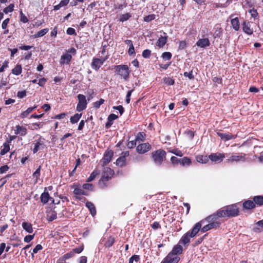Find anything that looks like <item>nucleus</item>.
Instances as JSON below:
<instances>
[{"instance_id":"1","label":"nucleus","mask_w":263,"mask_h":263,"mask_svg":"<svg viewBox=\"0 0 263 263\" xmlns=\"http://www.w3.org/2000/svg\"><path fill=\"white\" fill-rule=\"evenodd\" d=\"M198 223L201 225L200 230L202 233L206 232L211 229H216L221 225L219 217L216 213L208 216Z\"/></svg>"},{"instance_id":"2","label":"nucleus","mask_w":263,"mask_h":263,"mask_svg":"<svg viewBox=\"0 0 263 263\" xmlns=\"http://www.w3.org/2000/svg\"><path fill=\"white\" fill-rule=\"evenodd\" d=\"M215 213L219 218L234 217L239 215V209L237 204H233L224 206Z\"/></svg>"},{"instance_id":"3","label":"nucleus","mask_w":263,"mask_h":263,"mask_svg":"<svg viewBox=\"0 0 263 263\" xmlns=\"http://www.w3.org/2000/svg\"><path fill=\"white\" fill-rule=\"evenodd\" d=\"M201 229V225L199 223H196L190 231L184 234L180 239L179 243L185 245L189 243L191 238L194 237L199 232Z\"/></svg>"},{"instance_id":"4","label":"nucleus","mask_w":263,"mask_h":263,"mask_svg":"<svg viewBox=\"0 0 263 263\" xmlns=\"http://www.w3.org/2000/svg\"><path fill=\"white\" fill-rule=\"evenodd\" d=\"M114 171L109 167H106L104 169L102 176L99 181V185L100 188L104 189L107 186L108 182L113 176Z\"/></svg>"},{"instance_id":"5","label":"nucleus","mask_w":263,"mask_h":263,"mask_svg":"<svg viewBox=\"0 0 263 263\" xmlns=\"http://www.w3.org/2000/svg\"><path fill=\"white\" fill-rule=\"evenodd\" d=\"M115 72L120 76L121 79L127 80L129 78L130 70L127 65H118L113 66Z\"/></svg>"},{"instance_id":"6","label":"nucleus","mask_w":263,"mask_h":263,"mask_svg":"<svg viewBox=\"0 0 263 263\" xmlns=\"http://www.w3.org/2000/svg\"><path fill=\"white\" fill-rule=\"evenodd\" d=\"M166 153L162 149H159L151 153V157L154 163L158 166H160L165 159Z\"/></svg>"},{"instance_id":"7","label":"nucleus","mask_w":263,"mask_h":263,"mask_svg":"<svg viewBox=\"0 0 263 263\" xmlns=\"http://www.w3.org/2000/svg\"><path fill=\"white\" fill-rule=\"evenodd\" d=\"M71 188L73 189V193L75 195V198L80 201H83V199H85L84 197H81L80 196L84 195L88 196L89 193L88 192L84 191L82 185L77 183H74L71 186Z\"/></svg>"},{"instance_id":"8","label":"nucleus","mask_w":263,"mask_h":263,"mask_svg":"<svg viewBox=\"0 0 263 263\" xmlns=\"http://www.w3.org/2000/svg\"><path fill=\"white\" fill-rule=\"evenodd\" d=\"M77 97L79 101L77 105L76 110L80 112L86 109L87 103L86 97L84 95L79 94Z\"/></svg>"},{"instance_id":"9","label":"nucleus","mask_w":263,"mask_h":263,"mask_svg":"<svg viewBox=\"0 0 263 263\" xmlns=\"http://www.w3.org/2000/svg\"><path fill=\"white\" fill-rule=\"evenodd\" d=\"M108 58V55L103 58L102 59H99L98 58H93L92 60L91 66L92 69L96 71H98L101 66L103 64L104 62L106 61Z\"/></svg>"},{"instance_id":"10","label":"nucleus","mask_w":263,"mask_h":263,"mask_svg":"<svg viewBox=\"0 0 263 263\" xmlns=\"http://www.w3.org/2000/svg\"><path fill=\"white\" fill-rule=\"evenodd\" d=\"M152 148L151 145L148 143H144L139 144L136 148V151L139 154H144L148 152Z\"/></svg>"},{"instance_id":"11","label":"nucleus","mask_w":263,"mask_h":263,"mask_svg":"<svg viewBox=\"0 0 263 263\" xmlns=\"http://www.w3.org/2000/svg\"><path fill=\"white\" fill-rule=\"evenodd\" d=\"M40 198L41 202L44 204H46L50 200H51L53 203H55L54 199L50 196L49 193L47 191L46 187L44 189V191L41 194Z\"/></svg>"},{"instance_id":"12","label":"nucleus","mask_w":263,"mask_h":263,"mask_svg":"<svg viewBox=\"0 0 263 263\" xmlns=\"http://www.w3.org/2000/svg\"><path fill=\"white\" fill-rule=\"evenodd\" d=\"M180 259V258L179 256H173L168 254L161 263H178Z\"/></svg>"},{"instance_id":"13","label":"nucleus","mask_w":263,"mask_h":263,"mask_svg":"<svg viewBox=\"0 0 263 263\" xmlns=\"http://www.w3.org/2000/svg\"><path fill=\"white\" fill-rule=\"evenodd\" d=\"M224 157V154L221 153H212L209 156V159L215 162L222 161Z\"/></svg>"},{"instance_id":"14","label":"nucleus","mask_w":263,"mask_h":263,"mask_svg":"<svg viewBox=\"0 0 263 263\" xmlns=\"http://www.w3.org/2000/svg\"><path fill=\"white\" fill-rule=\"evenodd\" d=\"M114 156L112 150H107L105 152L103 158V165H107L111 160Z\"/></svg>"},{"instance_id":"15","label":"nucleus","mask_w":263,"mask_h":263,"mask_svg":"<svg viewBox=\"0 0 263 263\" xmlns=\"http://www.w3.org/2000/svg\"><path fill=\"white\" fill-rule=\"evenodd\" d=\"M246 155L241 154L240 155H232L227 159V162L228 163L234 162H238L240 161H245Z\"/></svg>"},{"instance_id":"16","label":"nucleus","mask_w":263,"mask_h":263,"mask_svg":"<svg viewBox=\"0 0 263 263\" xmlns=\"http://www.w3.org/2000/svg\"><path fill=\"white\" fill-rule=\"evenodd\" d=\"M242 28L243 31L248 35H252L253 33V29L251 28L250 22L244 21L242 24Z\"/></svg>"},{"instance_id":"17","label":"nucleus","mask_w":263,"mask_h":263,"mask_svg":"<svg viewBox=\"0 0 263 263\" xmlns=\"http://www.w3.org/2000/svg\"><path fill=\"white\" fill-rule=\"evenodd\" d=\"M168 36L166 33L163 32V35H161L157 40L156 45L159 48H162L166 43Z\"/></svg>"},{"instance_id":"18","label":"nucleus","mask_w":263,"mask_h":263,"mask_svg":"<svg viewBox=\"0 0 263 263\" xmlns=\"http://www.w3.org/2000/svg\"><path fill=\"white\" fill-rule=\"evenodd\" d=\"M217 135L220 137L221 140H223L224 141H228L231 139H234L237 137V135H233L230 133H222L220 132H217Z\"/></svg>"},{"instance_id":"19","label":"nucleus","mask_w":263,"mask_h":263,"mask_svg":"<svg viewBox=\"0 0 263 263\" xmlns=\"http://www.w3.org/2000/svg\"><path fill=\"white\" fill-rule=\"evenodd\" d=\"M196 45L202 48H205L210 45V42L208 38L200 39L196 43Z\"/></svg>"},{"instance_id":"20","label":"nucleus","mask_w":263,"mask_h":263,"mask_svg":"<svg viewBox=\"0 0 263 263\" xmlns=\"http://www.w3.org/2000/svg\"><path fill=\"white\" fill-rule=\"evenodd\" d=\"M183 251V248L180 245H177L175 246L172 251L168 253L169 254L173 256H178L182 254Z\"/></svg>"},{"instance_id":"21","label":"nucleus","mask_w":263,"mask_h":263,"mask_svg":"<svg viewBox=\"0 0 263 263\" xmlns=\"http://www.w3.org/2000/svg\"><path fill=\"white\" fill-rule=\"evenodd\" d=\"M175 213L173 211H168L164 215V221L166 223H171L175 220L174 217Z\"/></svg>"},{"instance_id":"22","label":"nucleus","mask_w":263,"mask_h":263,"mask_svg":"<svg viewBox=\"0 0 263 263\" xmlns=\"http://www.w3.org/2000/svg\"><path fill=\"white\" fill-rule=\"evenodd\" d=\"M14 133L15 135H20L21 136H25L27 133V128L23 126L17 125L15 126Z\"/></svg>"},{"instance_id":"23","label":"nucleus","mask_w":263,"mask_h":263,"mask_svg":"<svg viewBox=\"0 0 263 263\" xmlns=\"http://www.w3.org/2000/svg\"><path fill=\"white\" fill-rule=\"evenodd\" d=\"M35 142L34 148L32 149L33 154L37 153L41 147L44 145V143L42 140V137L41 136L38 139L35 140Z\"/></svg>"},{"instance_id":"24","label":"nucleus","mask_w":263,"mask_h":263,"mask_svg":"<svg viewBox=\"0 0 263 263\" xmlns=\"http://www.w3.org/2000/svg\"><path fill=\"white\" fill-rule=\"evenodd\" d=\"M242 208L243 210H251L255 208L253 199L245 200L242 203Z\"/></svg>"},{"instance_id":"25","label":"nucleus","mask_w":263,"mask_h":263,"mask_svg":"<svg viewBox=\"0 0 263 263\" xmlns=\"http://www.w3.org/2000/svg\"><path fill=\"white\" fill-rule=\"evenodd\" d=\"M118 116L114 114H110L107 118V121L105 124V128L108 129L113 124V121L118 119Z\"/></svg>"},{"instance_id":"26","label":"nucleus","mask_w":263,"mask_h":263,"mask_svg":"<svg viewBox=\"0 0 263 263\" xmlns=\"http://www.w3.org/2000/svg\"><path fill=\"white\" fill-rule=\"evenodd\" d=\"M179 164L183 167H187L192 164V161L188 157L180 158Z\"/></svg>"},{"instance_id":"27","label":"nucleus","mask_w":263,"mask_h":263,"mask_svg":"<svg viewBox=\"0 0 263 263\" xmlns=\"http://www.w3.org/2000/svg\"><path fill=\"white\" fill-rule=\"evenodd\" d=\"M255 206H261L263 205V196L257 195L252 198Z\"/></svg>"},{"instance_id":"28","label":"nucleus","mask_w":263,"mask_h":263,"mask_svg":"<svg viewBox=\"0 0 263 263\" xmlns=\"http://www.w3.org/2000/svg\"><path fill=\"white\" fill-rule=\"evenodd\" d=\"M72 56L68 53L63 54L60 59V63L61 65H63L64 63L69 64L71 61Z\"/></svg>"},{"instance_id":"29","label":"nucleus","mask_w":263,"mask_h":263,"mask_svg":"<svg viewBox=\"0 0 263 263\" xmlns=\"http://www.w3.org/2000/svg\"><path fill=\"white\" fill-rule=\"evenodd\" d=\"M139 135H141L142 136V133L139 132L137 136L136 137V138L134 140H132L129 141L127 144V146L129 148H133L136 146L137 144V141H138L140 139Z\"/></svg>"},{"instance_id":"30","label":"nucleus","mask_w":263,"mask_h":263,"mask_svg":"<svg viewBox=\"0 0 263 263\" xmlns=\"http://www.w3.org/2000/svg\"><path fill=\"white\" fill-rule=\"evenodd\" d=\"M116 241L115 238L113 236L108 237L105 242L104 244V246L106 248H109L111 246L114 245Z\"/></svg>"},{"instance_id":"31","label":"nucleus","mask_w":263,"mask_h":263,"mask_svg":"<svg viewBox=\"0 0 263 263\" xmlns=\"http://www.w3.org/2000/svg\"><path fill=\"white\" fill-rule=\"evenodd\" d=\"M37 107L36 105H34L33 107H30L28 108L25 111H23L20 117L22 119L26 118L28 117L29 114L31 113L34 109H35Z\"/></svg>"},{"instance_id":"32","label":"nucleus","mask_w":263,"mask_h":263,"mask_svg":"<svg viewBox=\"0 0 263 263\" xmlns=\"http://www.w3.org/2000/svg\"><path fill=\"white\" fill-rule=\"evenodd\" d=\"M86 206L89 209L91 214L94 216L96 214V210L95 205L90 201H87Z\"/></svg>"},{"instance_id":"33","label":"nucleus","mask_w":263,"mask_h":263,"mask_svg":"<svg viewBox=\"0 0 263 263\" xmlns=\"http://www.w3.org/2000/svg\"><path fill=\"white\" fill-rule=\"evenodd\" d=\"M231 23L233 28L235 31H238L239 30L240 24L238 17H235L234 18L232 19L231 21Z\"/></svg>"},{"instance_id":"34","label":"nucleus","mask_w":263,"mask_h":263,"mask_svg":"<svg viewBox=\"0 0 263 263\" xmlns=\"http://www.w3.org/2000/svg\"><path fill=\"white\" fill-rule=\"evenodd\" d=\"M22 227L24 230L29 233H32L33 232L32 226L30 223L27 222H23L22 223Z\"/></svg>"},{"instance_id":"35","label":"nucleus","mask_w":263,"mask_h":263,"mask_svg":"<svg viewBox=\"0 0 263 263\" xmlns=\"http://www.w3.org/2000/svg\"><path fill=\"white\" fill-rule=\"evenodd\" d=\"M256 227L253 228L255 232L258 233L263 231V219L256 223Z\"/></svg>"},{"instance_id":"36","label":"nucleus","mask_w":263,"mask_h":263,"mask_svg":"<svg viewBox=\"0 0 263 263\" xmlns=\"http://www.w3.org/2000/svg\"><path fill=\"white\" fill-rule=\"evenodd\" d=\"M196 159L198 162L201 163H206L209 160V156L203 155L197 156Z\"/></svg>"},{"instance_id":"37","label":"nucleus","mask_w":263,"mask_h":263,"mask_svg":"<svg viewBox=\"0 0 263 263\" xmlns=\"http://www.w3.org/2000/svg\"><path fill=\"white\" fill-rule=\"evenodd\" d=\"M69 2V0H62L59 4L54 6L53 10H59L61 7L66 6L68 4Z\"/></svg>"},{"instance_id":"38","label":"nucleus","mask_w":263,"mask_h":263,"mask_svg":"<svg viewBox=\"0 0 263 263\" xmlns=\"http://www.w3.org/2000/svg\"><path fill=\"white\" fill-rule=\"evenodd\" d=\"M82 114L77 113L74 116L71 117L70 121L72 124L77 123L82 117Z\"/></svg>"},{"instance_id":"39","label":"nucleus","mask_w":263,"mask_h":263,"mask_svg":"<svg viewBox=\"0 0 263 263\" xmlns=\"http://www.w3.org/2000/svg\"><path fill=\"white\" fill-rule=\"evenodd\" d=\"M22 71V66L20 64H17L15 67L12 69V73L16 76L20 75Z\"/></svg>"},{"instance_id":"40","label":"nucleus","mask_w":263,"mask_h":263,"mask_svg":"<svg viewBox=\"0 0 263 263\" xmlns=\"http://www.w3.org/2000/svg\"><path fill=\"white\" fill-rule=\"evenodd\" d=\"M74 255V253L71 251L69 252H68L64 254L63 256L60 258V261H65L66 259H68L69 258H70L72 257H73Z\"/></svg>"},{"instance_id":"41","label":"nucleus","mask_w":263,"mask_h":263,"mask_svg":"<svg viewBox=\"0 0 263 263\" xmlns=\"http://www.w3.org/2000/svg\"><path fill=\"white\" fill-rule=\"evenodd\" d=\"M57 214L54 211L49 212L47 214V220L49 221H52L54 219H57Z\"/></svg>"},{"instance_id":"42","label":"nucleus","mask_w":263,"mask_h":263,"mask_svg":"<svg viewBox=\"0 0 263 263\" xmlns=\"http://www.w3.org/2000/svg\"><path fill=\"white\" fill-rule=\"evenodd\" d=\"M49 31V29L48 28H44L39 31H38L37 33H36L34 35V38H38L40 37H42L45 35Z\"/></svg>"},{"instance_id":"43","label":"nucleus","mask_w":263,"mask_h":263,"mask_svg":"<svg viewBox=\"0 0 263 263\" xmlns=\"http://www.w3.org/2000/svg\"><path fill=\"white\" fill-rule=\"evenodd\" d=\"M82 189L87 191H93L94 190V185L91 183H84L82 185Z\"/></svg>"},{"instance_id":"44","label":"nucleus","mask_w":263,"mask_h":263,"mask_svg":"<svg viewBox=\"0 0 263 263\" xmlns=\"http://www.w3.org/2000/svg\"><path fill=\"white\" fill-rule=\"evenodd\" d=\"M8 143L5 142L3 144V148L1 151V155H4L7 153L10 150V146Z\"/></svg>"},{"instance_id":"45","label":"nucleus","mask_w":263,"mask_h":263,"mask_svg":"<svg viewBox=\"0 0 263 263\" xmlns=\"http://www.w3.org/2000/svg\"><path fill=\"white\" fill-rule=\"evenodd\" d=\"M116 164L120 167H122L126 164V159L120 156L116 160Z\"/></svg>"},{"instance_id":"46","label":"nucleus","mask_w":263,"mask_h":263,"mask_svg":"<svg viewBox=\"0 0 263 263\" xmlns=\"http://www.w3.org/2000/svg\"><path fill=\"white\" fill-rule=\"evenodd\" d=\"M184 134L190 140H192L195 136V132L187 129L185 131Z\"/></svg>"},{"instance_id":"47","label":"nucleus","mask_w":263,"mask_h":263,"mask_svg":"<svg viewBox=\"0 0 263 263\" xmlns=\"http://www.w3.org/2000/svg\"><path fill=\"white\" fill-rule=\"evenodd\" d=\"M249 12L250 13L251 17H253L254 20L258 19L259 16L257 10L252 9L250 10Z\"/></svg>"},{"instance_id":"48","label":"nucleus","mask_w":263,"mask_h":263,"mask_svg":"<svg viewBox=\"0 0 263 263\" xmlns=\"http://www.w3.org/2000/svg\"><path fill=\"white\" fill-rule=\"evenodd\" d=\"M13 174H8L6 176H5L4 177L1 178L0 179V182H1V184L0 185V189L7 182V179L12 176Z\"/></svg>"},{"instance_id":"49","label":"nucleus","mask_w":263,"mask_h":263,"mask_svg":"<svg viewBox=\"0 0 263 263\" xmlns=\"http://www.w3.org/2000/svg\"><path fill=\"white\" fill-rule=\"evenodd\" d=\"M140 260V257L139 255H134L130 257L128 263H133L134 261L135 262H139Z\"/></svg>"},{"instance_id":"50","label":"nucleus","mask_w":263,"mask_h":263,"mask_svg":"<svg viewBox=\"0 0 263 263\" xmlns=\"http://www.w3.org/2000/svg\"><path fill=\"white\" fill-rule=\"evenodd\" d=\"M131 17V15L129 13H126L125 14H122L119 18L120 22H123L128 20Z\"/></svg>"},{"instance_id":"51","label":"nucleus","mask_w":263,"mask_h":263,"mask_svg":"<svg viewBox=\"0 0 263 263\" xmlns=\"http://www.w3.org/2000/svg\"><path fill=\"white\" fill-rule=\"evenodd\" d=\"M98 174L97 171H93L89 177L87 179L86 182H90L93 181L96 177L97 175Z\"/></svg>"},{"instance_id":"52","label":"nucleus","mask_w":263,"mask_h":263,"mask_svg":"<svg viewBox=\"0 0 263 263\" xmlns=\"http://www.w3.org/2000/svg\"><path fill=\"white\" fill-rule=\"evenodd\" d=\"M14 5L13 4H10L8 6L6 7L3 10L4 12L6 14L9 12H11L14 10Z\"/></svg>"},{"instance_id":"53","label":"nucleus","mask_w":263,"mask_h":263,"mask_svg":"<svg viewBox=\"0 0 263 263\" xmlns=\"http://www.w3.org/2000/svg\"><path fill=\"white\" fill-rule=\"evenodd\" d=\"M172 57V54L170 52H164L162 54V58L164 60H170Z\"/></svg>"},{"instance_id":"54","label":"nucleus","mask_w":263,"mask_h":263,"mask_svg":"<svg viewBox=\"0 0 263 263\" xmlns=\"http://www.w3.org/2000/svg\"><path fill=\"white\" fill-rule=\"evenodd\" d=\"M222 36V28L218 27L216 28L214 33V38H220Z\"/></svg>"},{"instance_id":"55","label":"nucleus","mask_w":263,"mask_h":263,"mask_svg":"<svg viewBox=\"0 0 263 263\" xmlns=\"http://www.w3.org/2000/svg\"><path fill=\"white\" fill-rule=\"evenodd\" d=\"M164 83L167 85H173L175 83V81L173 78H165L164 79Z\"/></svg>"},{"instance_id":"56","label":"nucleus","mask_w":263,"mask_h":263,"mask_svg":"<svg viewBox=\"0 0 263 263\" xmlns=\"http://www.w3.org/2000/svg\"><path fill=\"white\" fill-rule=\"evenodd\" d=\"M43 126V124L42 123H33L32 124V130H37L39 128H42Z\"/></svg>"},{"instance_id":"57","label":"nucleus","mask_w":263,"mask_h":263,"mask_svg":"<svg viewBox=\"0 0 263 263\" xmlns=\"http://www.w3.org/2000/svg\"><path fill=\"white\" fill-rule=\"evenodd\" d=\"M43 247L41 245L38 244L37 245L35 248L33 249V253L31 254V256L32 258L34 257V254L37 253L39 251L42 250Z\"/></svg>"},{"instance_id":"58","label":"nucleus","mask_w":263,"mask_h":263,"mask_svg":"<svg viewBox=\"0 0 263 263\" xmlns=\"http://www.w3.org/2000/svg\"><path fill=\"white\" fill-rule=\"evenodd\" d=\"M151 55V51L149 49H145L143 51L142 55L144 58H149Z\"/></svg>"},{"instance_id":"59","label":"nucleus","mask_w":263,"mask_h":263,"mask_svg":"<svg viewBox=\"0 0 263 263\" xmlns=\"http://www.w3.org/2000/svg\"><path fill=\"white\" fill-rule=\"evenodd\" d=\"M183 76L185 77H187L190 80H193L195 78L194 75L193 74V70L189 72H184Z\"/></svg>"},{"instance_id":"60","label":"nucleus","mask_w":263,"mask_h":263,"mask_svg":"<svg viewBox=\"0 0 263 263\" xmlns=\"http://www.w3.org/2000/svg\"><path fill=\"white\" fill-rule=\"evenodd\" d=\"M170 160L173 165H176L179 164L180 158H178L175 156H172Z\"/></svg>"},{"instance_id":"61","label":"nucleus","mask_w":263,"mask_h":263,"mask_svg":"<svg viewBox=\"0 0 263 263\" xmlns=\"http://www.w3.org/2000/svg\"><path fill=\"white\" fill-rule=\"evenodd\" d=\"M104 100L101 98L99 101L93 103V107L96 108H99L100 106L104 103Z\"/></svg>"},{"instance_id":"62","label":"nucleus","mask_w":263,"mask_h":263,"mask_svg":"<svg viewBox=\"0 0 263 263\" xmlns=\"http://www.w3.org/2000/svg\"><path fill=\"white\" fill-rule=\"evenodd\" d=\"M155 16L156 15L154 14L146 15L144 17V21L146 22H149L155 20Z\"/></svg>"},{"instance_id":"63","label":"nucleus","mask_w":263,"mask_h":263,"mask_svg":"<svg viewBox=\"0 0 263 263\" xmlns=\"http://www.w3.org/2000/svg\"><path fill=\"white\" fill-rule=\"evenodd\" d=\"M212 81L214 83L215 85H217L216 83L222 84V79L220 77H215L212 78Z\"/></svg>"},{"instance_id":"64","label":"nucleus","mask_w":263,"mask_h":263,"mask_svg":"<svg viewBox=\"0 0 263 263\" xmlns=\"http://www.w3.org/2000/svg\"><path fill=\"white\" fill-rule=\"evenodd\" d=\"M84 250V246L82 245L79 247L74 248L72 250V251L74 253L80 254Z\"/></svg>"}]
</instances>
